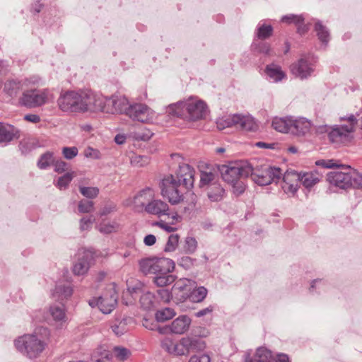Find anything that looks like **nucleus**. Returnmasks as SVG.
I'll return each mask as SVG.
<instances>
[{
    "label": "nucleus",
    "instance_id": "60",
    "mask_svg": "<svg viewBox=\"0 0 362 362\" xmlns=\"http://www.w3.org/2000/svg\"><path fill=\"white\" fill-rule=\"evenodd\" d=\"M54 170L59 173H63L68 170L69 165L63 160H57L54 162Z\"/></svg>",
    "mask_w": 362,
    "mask_h": 362
},
{
    "label": "nucleus",
    "instance_id": "33",
    "mask_svg": "<svg viewBox=\"0 0 362 362\" xmlns=\"http://www.w3.org/2000/svg\"><path fill=\"white\" fill-rule=\"evenodd\" d=\"M272 358L270 351L264 347L257 349L254 359L247 360L246 362H270Z\"/></svg>",
    "mask_w": 362,
    "mask_h": 362
},
{
    "label": "nucleus",
    "instance_id": "50",
    "mask_svg": "<svg viewBox=\"0 0 362 362\" xmlns=\"http://www.w3.org/2000/svg\"><path fill=\"white\" fill-rule=\"evenodd\" d=\"M79 190L84 197L88 199L95 198L99 193L98 187H80Z\"/></svg>",
    "mask_w": 362,
    "mask_h": 362
},
{
    "label": "nucleus",
    "instance_id": "64",
    "mask_svg": "<svg viewBox=\"0 0 362 362\" xmlns=\"http://www.w3.org/2000/svg\"><path fill=\"white\" fill-rule=\"evenodd\" d=\"M179 264L185 269H189L193 264V260L189 257H183L180 259Z\"/></svg>",
    "mask_w": 362,
    "mask_h": 362
},
{
    "label": "nucleus",
    "instance_id": "12",
    "mask_svg": "<svg viewBox=\"0 0 362 362\" xmlns=\"http://www.w3.org/2000/svg\"><path fill=\"white\" fill-rule=\"evenodd\" d=\"M117 303V293L114 285L107 287V292L98 300L93 299L89 301L91 307L98 306L104 315L110 314L115 308Z\"/></svg>",
    "mask_w": 362,
    "mask_h": 362
},
{
    "label": "nucleus",
    "instance_id": "58",
    "mask_svg": "<svg viewBox=\"0 0 362 362\" xmlns=\"http://www.w3.org/2000/svg\"><path fill=\"white\" fill-rule=\"evenodd\" d=\"M177 315V313L173 308H165L160 310H158L156 317H175Z\"/></svg>",
    "mask_w": 362,
    "mask_h": 362
},
{
    "label": "nucleus",
    "instance_id": "15",
    "mask_svg": "<svg viewBox=\"0 0 362 362\" xmlns=\"http://www.w3.org/2000/svg\"><path fill=\"white\" fill-rule=\"evenodd\" d=\"M154 197V191L151 188L147 187L141 190L133 199L127 200L125 204L132 206L136 211H146V206L151 203Z\"/></svg>",
    "mask_w": 362,
    "mask_h": 362
},
{
    "label": "nucleus",
    "instance_id": "16",
    "mask_svg": "<svg viewBox=\"0 0 362 362\" xmlns=\"http://www.w3.org/2000/svg\"><path fill=\"white\" fill-rule=\"evenodd\" d=\"M290 69L293 75L300 79L307 78L314 71L313 64L307 57L300 58L297 62L292 64Z\"/></svg>",
    "mask_w": 362,
    "mask_h": 362
},
{
    "label": "nucleus",
    "instance_id": "5",
    "mask_svg": "<svg viewBox=\"0 0 362 362\" xmlns=\"http://www.w3.org/2000/svg\"><path fill=\"white\" fill-rule=\"evenodd\" d=\"M206 110V105L201 100H189L170 105L168 108L170 115L185 119H202Z\"/></svg>",
    "mask_w": 362,
    "mask_h": 362
},
{
    "label": "nucleus",
    "instance_id": "18",
    "mask_svg": "<svg viewBox=\"0 0 362 362\" xmlns=\"http://www.w3.org/2000/svg\"><path fill=\"white\" fill-rule=\"evenodd\" d=\"M170 318H142V326L149 330H157L160 334H168L169 327L165 322Z\"/></svg>",
    "mask_w": 362,
    "mask_h": 362
},
{
    "label": "nucleus",
    "instance_id": "36",
    "mask_svg": "<svg viewBox=\"0 0 362 362\" xmlns=\"http://www.w3.org/2000/svg\"><path fill=\"white\" fill-rule=\"evenodd\" d=\"M130 163L135 168H141L150 163V158L146 155L132 153L130 157Z\"/></svg>",
    "mask_w": 362,
    "mask_h": 362
},
{
    "label": "nucleus",
    "instance_id": "43",
    "mask_svg": "<svg viewBox=\"0 0 362 362\" xmlns=\"http://www.w3.org/2000/svg\"><path fill=\"white\" fill-rule=\"evenodd\" d=\"M189 293L192 301L200 302L205 298L207 290L204 287L201 286L197 289L193 288Z\"/></svg>",
    "mask_w": 362,
    "mask_h": 362
},
{
    "label": "nucleus",
    "instance_id": "49",
    "mask_svg": "<svg viewBox=\"0 0 362 362\" xmlns=\"http://www.w3.org/2000/svg\"><path fill=\"white\" fill-rule=\"evenodd\" d=\"M180 356H187L191 351L189 337H182L179 340Z\"/></svg>",
    "mask_w": 362,
    "mask_h": 362
},
{
    "label": "nucleus",
    "instance_id": "23",
    "mask_svg": "<svg viewBox=\"0 0 362 362\" xmlns=\"http://www.w3.org/2000/svg\"><path fill=\"white\" fill-rule=\"evenodd\" d=\"M72 293L73 288L69 283L59 281L56 284L52 296L56 300H63L71 297Z\"/></svg>",
    "mask_w": 362,
    "mask_h": 362
},
{
    "label": "nucleus",
    "instance_id": "7",
    "mask_svg": "<svg viewBox=\"0 0 362 362\" xmlns=\"http://www.w3.org/2000/svg\"><path fill=\"white\" fill-rule=\"evenodd\" d=\"M216 126L219 130L230 127H235L246 132H255L257 129V124L253 117L240 114L219 118L216 122Z\"/></svg>",
    "mask_w": 362,
    "mask_h": 362
},
{
    "label": "nucleus",
    "instance_id": "44",
    "mask_svg": "<svg viewBox=\"0 0 362 362\" xmlns=\"http://www.w3.org/2000/svg\"><path fill=\"white\" fill-rule=\"evenodd\" d=\"M112 351L115 356L121 361L127 360L132 354L130 350L123 346H115Z\"/></svg>",
    "mask_w": 362,
    "mask_h": 362
},
{
    "label": "nucleus",
    "instance_id": "41",
    "mask_svg": "<svg viewBox=\"0 0 362 362\" xmlns=\"http://www.w3.org/2000/svg\"><path fill=\"white\" fill-rule=\"evenodd\" d=\"M4 90L9 96L16 97L20 92V84L14 81H7L4 85Z\"/></svg>",
    "mask_w": 362,
    "mask_h": 362
},
{
    "label": "nucleus",
    "instance_id": "53",
    "mask_svg": "<svg viewBox=\"0 0 362 362\" xmlns=\"http://www.w3.org/2000/svg\"><path fill=\"white\" fill-rule=\"evenodd\" d=\"M80 213H89L93 210V202L92 201L81 200L78 205Z\"/></svg>",
    "mask_w": 362,
    "mask_h": 362
},
{
    "label": "nucleus",
    "instance_id": "32",
    "mask_svg": "<svg viewBox=\"0 0 362 362\" xmlns=\"http://www.w3.org/2000/svg\"><path fill=\"white\" fill-rule=\"evenodd\" d=\"M281 21L286 23L293 22L294 23L298 25V32L300 34H303L308 30V28L305 25H303V18L301 16H296L293 14L284 16L282 17Z\"/></svg>",
    "mask_w": 362,
    "mask_h": 362
},
{
    "label": "nucleus",
    "instance_id": "40",
    "mask_svg": "<svg viewBox=\"0 0 362 362\" xmlns=\"http://www.w3.org/2000/svg\"><path fill=\"white\" fill-rule=\"evenodd\" d=\"M54 159L53 153L52 152L47 151L40 156L37 162V166L40 169H46L51 164H54Z\"/></svg>",
    "mask_w": 362,
    "mask_h": 362
},
{
    "label": "nucleus",
    "instance_id": "56",
    "mask_svg": "<svg viewBox=\"0 0 362 362\" xmlns=\"http://www.w3.org/2000/svg\"><path fill=\"white\" fill-rule=\"evenodd\" d=\"M174 340L170 337H165L160 341V347L168 354H172Z\"/></svg>",
    "mask_w": 362,
    "mask_h": 362
},
{
    "label": "nucleus",
    "instance_id": "9",
    "mask_svg": "<svg viewBox=\"0 0 362 362\" xmlns=\"http://www.w3.org/2000/svg\"><path fill=\"white\" fill-rule=\"evenodd\" d=\"M100 98L91 91H75V113L95 112L100 108Z\"/></svg>",
    "mask_w": 362,
    "mask_h": 362
},
{
    "label": "nucleus",
    "instance_id": "34",
    "mask_svg": "<svg viewBox=\"0 0 362 362\" xmlns=\"http://www.w3.org/2000/svg\"><path fill=\"white\" fill-rule=\"evenodd\" d=\"M111 103H115L114 107L116 109V113H125L127 115V111L129 105L128 100L124 97L121 96H113V101H110Z\"/></svg>",
    "mask_w": 362,
    "mask_h": 362
},
{
    "label": "nucleus",
    "instance_id": "28",
    "mask_svg": "<svg viewBox=\"0 0 362 362\" xmlns=\"http://www.w3.org/2000/svg\"><path fill=\"white\" fill-rule=\"evenodd\" d=\"M321 178L322 175L316 171L300 174V182L307 189L311 188L319 182Z\"/></svg>",
    "mask_w": 362,
    "mask_h": 362
},
{
    "label": "nucleus",
    "instance_id": "31",
    "mask_svg": "<svg viewBox=\"0 0 362 362\" xmlns=\"http://www.w3.org/2000/svg\"><path fill=\"white\" fill-rule=\"evenodd\" d=\"M153 136V133L146 128L139 129L132 131L128 134V137L134 141H146Z\"/></svg>",
    "mask_w": 362,
    "mask_h": 362
},
{
    "label": "nucleus",
    "instance_id": "11",
    "mask_svg": "<svg viewBox=\"0 0 362 362\" xmlns=\"http://www.w3.org/2000/svg\"><path fill=\"white\" fill-rule=\"evenodd\" d=\"M252 180L259 185H267L272 182H278L281 176V169L269 165L262 166L260 169L252 168Z\"/></svg>",
    "mask_w": 362,
    "mask_h": 362
},
{
    "label": "nucleus",
    "instance_id": "14",
    "mask_svg": "<svg viewBox=\"0 0 362 362\" xmlns=\"http://www.w3.org/2000/svg\"><path fill=\"white\" fill-rule=\"evenodd\" d=\"M146 212L158 216H167L168 219H171V225L179 222L181 217L177 213H170L168 204L161 199L153 198L151 203L146 206Z\"/></svg>",
    "mask_w": 362,
    "mask_h": 362
},
{
    "label": "nucleus",
    "instance_id": "54",
    "mask_svg": "<svg viewBox=\"0 0 362 362\" xmlns=\"http://www.w3.org/2000/svg\"><path fill=\"white\" fill-rule=\"evenodd\" d=\"M62 152L66 159L71 160L78 155V150L76 146L64 147Z\"/></svg>",
    "mask_w": 362,
    "mask_h": 362
},
{
    "label": "nucleus",
    "instance_id": "20",
    "mask_svg": "<svg viewBox=\"0 0 362 362\" xmlns=\"http://www.w3.org/2000/svg\"><path fill=\"white\" fill-rule=\"evenodd\" d=\"M136 324L134 318H115L111 328L116 335L119 336L134 327Z\"/></svg>",
    "mask_w": 362,
    "mask_h": 362
},
{
    "label": "nucleus",
    "instance_id": "55",
    "mask_svg": "<svg viewBox=\"0 0 362 362\" xmlns=\"http://www.w3.org/2000/svg\"><path fill=\"white\" fill-rule=\"evenodd\" d=\"M85 157L92 159H100L102 157L101 153L99 150L93 148L90 146L87 147L83 153Z\"/></svg>",
    "mask_w": 362,
    "mask_h": 362
},
{
    "label": "nucleus",
    "instance_id": "62",
    "mask_svg": "<svg viewBox=\"0 0 362 362\" xmlns=\"http://www.w3.org/2000/svg\"><path fill=\"white\" fill-rule=\"evenodd\" d=\"M170 224H171L170 221L169 222V223H168L163 221H158L155 223L156 226H158V227L165 230L167 232L170 233L175 231L176 230V228L170 226Z\"/></svg>",
    "mask_w": 362,
    "mask_h": 362
},
{
    "label": "nucleus",
    "instance_id": "21",
    "mask_svg": "<svg viewBox=\"0 0 362 362\" xmlns=\"http://www.w3.org/2000/svg\"><path fill=\"white\" fill-rule=\"evenodd\" d=\"M20 137V131L12 125L0 122V144H8Z\"/></svg>",
    "mask_w": 362,
    "mask_h": 362
},
{
    "label": "nucleus",
    "instance_id": "39",
    "mask_svg": "<svg viewBox=\"0 0 362 362\" xmlns=\"http://www.w3.org/2000/svg\"><path fill=\"white\" fill-rule=\"evenodd\" d=\"M118 228L119 224L115 221L108 222L104 221L98 226L99 231L105 234H109L115 232L118 229Z\"/></svg>",
    "mask_w": 362,
    "mask_h": 362
},
{
    "label": "nucleus",
    "instance_id": "42",
    "mask_svg": "<svg viewBox=\"0 0 362 362\" xmlns=\"http://www.w3.org/2000/svg\"><path fill=\"white\" fill-rule=\"evenodd\" d=\"M154 295L147 291L144 293L140 298V304L143 309L150 310L153 307Z\"/></svg>",
    "mask_w": 362,
    "mask_h": 362
},
{
    "label": "nucleus",
    "instance_id": "29",
    "mask_svg": "<svg viewBox=\"0 0 362 362\" xmlns=\"http://www.w3.org/2000/svg\"><path fill=\"white\" fill-rule=\"evenodd\" d=\"M95 98H100L101 103H100V108L95 112H103L106 113L115 114L116 109L114 107L115 103L110 102L113 101V96L107 98L95 94Z\"/></svg>",
    "mask_w": 362,
    "mask_h": 362
},
{
    "label": "nucleus",
    "instance_id": "8",
    "mask_svg": "<svg viewBox=\"0 0 362 362\" xmlns=\"http://www.w3.org/2000/svg\"><path fill=\"white\" fill-rule=\"evenodd\" d=\"M252 171V167L247 162L231 163L220 168L223 180L230 184L239 179L247 177Z\"/></svg>",
    "mask_w": 362,
    "mask_h": 362
},
{
    "label": "nucleus",
    "instance_id": "27",
    "mask_svg": "<svg viewBox=\"0 0 362 362\" xmlns=\"http://www.w3.org/2000/svg\"><path fill=\"white\" fill-rule=\"evenodd\" d=\"M265 73L273 82H279L286 77V74L281 67L274 64L267 66Z\"/></svg>",
    "mask_w": 362,
    "mask_h": 362
},
{
    "label": "nucleus",
    "instance_id": "13",
    "mask_svg": "<svg viewBox=\"0 0 362 362\" xmlns=\"http://www.w3.org/2000/svg\"><path fill=\"white\" fill-rule=\"evenodd\" d=\"M127 115L132 119L142 123H153L157 117L153 110L141 103L130 105L127 111Z\"/></svg>",
    "mask_w": 362,
    "mask_h": 362
},
{
    "label": "nucleus",
    "instance_id": "51",
    "mask_svg": "<svg viewBox=\"0 0 362 362\" xmlns=\"http://www.w3.org/2000/svg\"><path fill=\"white\" fill-rule=\"evenodd\" d=\"M49 314L52 317H64L65 308L62 303L54 304L49 307Z\"/></svg>",
    "mask_w": 362,
    "mask_h": 362
},
{
    "label": "nucleus",
    "instance_id": "47",
    "mask_svg": "<svg viewBox=\"0 0 362 362\" xmlns=\"http://www.w3.org/2000/svg\"><path fill=\"white\" fill-rule=\"evenodd\" d=\"M74 177V173H66L58 179L57 186L60 189H66Z\"/></svg>",
    "mask_w": 362,
    "mask_h": 362
},
{
    "label": "nucleus",
    "instance_id": "37",
    "mask_svg": "<svg viewBox=\"0 0 362 362\" xmlns=\"http://www.w3.org/2000/svg\"><path fill=\"white\" fill-rule=\"evenodd\" d=\"M224 193L223 188L218 183L210 187L208 192V197L212 202H218L221 199Z\"/></svg>",
    "mask_w": 362,
    "mask_h": 362
},
{
    "label": "nucleus",
    "instance_id": "19",
    "mask_svg": "<svg viewBox=\"0 0 362 362\" xmlns=\"http://www.w3.org/2000/svg\"><path fill=\"white\" fill-rule=\"evenodd\" d=\"M57 105L64 112L75 113V91L62 93L57 100Z\"/></svg>",
    "mask_w": 362,
    "mask_h": 362
},
{
    "label": "nucleus",
    "instance_id": "25",
    "mask_svg": "<svg viewBox=\"0 0 362 362\" xmlns=\"http://www.w3.org/2000/svg\"><path fill=\"white\" fill-rule=\"evenodd\" d=\"M292 124V117H276L273 119L272 127L273 128L281 133H291V127Z\"/></svg>",
    "mask_w": 362,
    "mask_h": 362
},
{
    "label": "nucleus",
    "instance_id": "57",
    "mask_svg": "<svg viewBox=\"0 0 362 362\" xmlns=\"http://www.w3.org/2000/svg\"><path fill=\"white\" fill-rule=\"evenodd\" d=\"M230 185L233 187V193L238 196L243 194L245 190V185L242 179H239L234 182H231Z\"/></svg>",
    "mask_w": 362,
    "mask_h": 362
},
{
    "label": "nucleus",
    "instance_id": "38",
    "mask_svg": "<svg viewBox=\"0 0 362 362\" xmlns=\"http://www.w3.org/2000/svg\"><path fill=\"white\" fill-rule=\"evenodd\" d=\"M315 30L317 33L319 40L325 44H327L329 40V33L325 26L321 22L317 21L315 23Z\"/></svg>",
    "mask_w": 362,
    "mask_h": 362
},
{
    "label": "nucleus",
    "instance_id": "46",
    "mask_svg": "<svg viewBox=\"0 0 362 362\" xmlns=\"http://www.w3.org/2000/svg\"><path fill=\"white\" fill-rule=\"evenodd\" d=\"M189 342L190 349L192 351H201L204 350L206 347V342L204 340L197 337H189Z\"/></svg>",
    "mask_w": 362,
    "mask_h": 362
},
{
    "label": "nucleus",
    "instance_id": "61",
    "mask_svg": "<svg viewBox=\"0 0 362 362\" xmlns=\"http://www.w3.org/2000/svg\"><path fill=\"white\" fill-rule=\"evenodd\" d=\"M188 362H211V358L207 354L201 356L193 355L190 357Z\"/></svg>",
    "mask_w": 362,
    "mask_h": 362
},
{
    "label": "nucleus",
    "instance_id": "35",
    "mask_svg": "<svg viewBox=\"0 0 362 362\" xmlns=\"http://www.w3.org/2000/svg\"><path fill=\"white\" fill-rule=\"evenodd\" d=\"M218 179L216 174L211 172H201L200 174V187L209 186L213 187L215 183H218Z\"/></svg>",
    "mask_w": 362,
    "mask_h": 362
},
{
    "label": "nucleus",
    "instance_id": "45",
    "mask_svg": "<svg viewBox=\"0 0 362 362\" xmlns=\"http://www.w3.org/2000/svg\"><path fill=\"white\" fill-rule=\"evenodd\" d=\"M184 250L187 254L194 253L197 248V242L193 237L188 236L185 240Z\"/></svg>",
    "mask_w": 362,
    "mask_h": 362
},
{
    "label": "nucleus",
    "instance_id": "30",
    "mask_svg": "<svg viewBox=\"0 0 362 362\" xmlns=\"http://www.w3.org/2000/svg\"><path fill=\"white\" fill-rule=\"evenodd\" d=\"M197 284L194 281L189 279H180L175 282L173 286L174 290L185 291V295H188L193 288H195Z\"/></svg>",
    "mask_w": 362,
    "mask_h": 362
},
{
    "label": "nucleus",
    "instance_id": "6",
    "mask_svg": "<svg viewBox=\"0 0 362 362\" xmlns=\"http://www.w3.org/2000/svg\"><path fill=\"white\" fill-rule=\"evenodd\" d=\"M341 124H335L330 127L328 136L331 142L337 144H345L350 142L353 138L357 120L354 115L341 117Z\"/></svg>",
    "mask_w": 362,
    "mask_h": 362
},
{
    "label": "nucleus",
    "instance_id": "10",
    "mask_svg": "<svg viewBox=\"0 0 362 362\" xmlns=\"http://www.w3.org/2000/svg\"><path fill=\"white\" fill-rule=\"evenodd\" d=\"M52 98L51 93L47 89H33L23 92L19 103L25 107L35 108L47 103Z\"/></svg>",
    "mask_w": 362,
    "mask_h": 362
},
{
    "label": "nucleus",
    "instance_id": "24",
    "mask_svg": "<svg viewBox=\"0 0 362 362\" xmlns=\"http://www.w3.org/2000/svg\"><path fill=\"white\" fill-rule=\"evenodd\" d=\"M190 324V318H175L170 325H168L169 327L168 333L182 334L188 329Z\"/></svg>",
    "mask_w": 362,
    "mask_h": 362
},
{
    "label": "nucleus",
    "instance_id": "48",
    "mask_svg": "<svg viewBox=\"0 0 362 362\" xmlns=\"http://www.w3.org/2000/svg\"><path fill=\"white\" fill-rule=\"evenodd\" d=\"M179 235L177 234H171L168 237V240L165 246L164 251L165 252H173L175 250L178 242H179Z\"/></svg>",
    "mask_w": 362,
    "mask_h": 362
},
{
    "label": "nucleus",
    "instance_id": "4",
    "mask_svg": "<svg viewBox=\"0 0 362 362\" xmlns=\"http://www.w3.org/2000/svg\"><path fill=\"white\" fill-rule=\"evenodd\" d=\"M49 331L46 327H38L32 334H26L14 341L16 349L23 355L33 359L37 358L48 344Z\"/></svg>",
    "mask_w": 362,
    "mask_h": 362
},
{
    "label": "nucleus",
    "instance_id": "1",
    "mask_svg": "<svg viewBox=\"0 0 362 362\" xmlns=\"http://www.w3.org/2000/svg\"><path fill=\"white\" fill-rule=\"evenodd\" d=\"M194 170L188 164L179 165L176 176L169 175L165 177L160 183L161 194L167 197L172 204H177L183 200L185 189H189L194 185Z\"/></svg>",
    "mask_w": 362,
    "mask_h": 362
},
{
    "label": "nucleus",
    "instance_id": "2",
    "mask_svg": "<svg viewBox=\"0 0 362 362\" xmlns=\"http://www.w3.org/2000/svg\"><path fill=\"white\" fill-rule=\"evenodd\" d=\"M139 271L144 275L153 274V283L159 287L173 284L175 276L170 274L175 269V262L168 258L146 257L139 262Z\"/></svg>",
    "mask_w": 362,
    "mask_h": 362
},
{
    "label": "nucleus",
    "instance_id": "17",
    "mask_svg": "<svg viewBox=\"0 0 362 362\" xmlns=\"http://www.w3.org/2000/svg\"><path fill=\"white\" fill-rule=\"evenodd\" d=\"M300 182V174L293 170H288L284 174L281 187L285 193L294 195L298 189Z\"/></svg>",
    "mask_w": 362,
    "mask_h": 362
},
{
    "label": "nucleus",
    "instance_id": "63",
    "mask_svg": "<svg viewBox=\"0 0 362 362\" xmlns=\"http://www.w3.org/2000/svg\"><path fill=\"white\" fill-rule=\"evenodd\" d=\"M93 221L90 218H83L80 220V229L81 230H88L91 228Z\"/></svg>",
    "mask_w": 362,
    "mask_h": 362
},
{
    "label": "nucleus",
    "instance_id": "26",
    "mask_svg": "<svg viewBox=\"0 0 362 362\" xmlns=\"http://www.w3.org/2000/svg\"><path fill=\"white\" fill-rule=\"evenodd\" d=\"M90 255L86 253L81 258L75 263L73 267V272L76 275L85 274L90 267Z\"/></svg>",
    "mask_w": 362,
    "mask_h": 362
},
{
    "label": "nucleus",
    "instance_id": "3",
    "mask_svg": "<svg viewBox=\"0 0 362 362\" xmlns=\"http://www.w3.org/2000/svg\"><path fill=\"white\" fill-rule=\"evenodd\" d=\"M315 164L324 168L341 167L343 170H334L327 175V180L331 185L342 189L362 187V175L350 166L339 165L334 160H319Z\"/></svg>",
    "mask_w": 362,
    "mask_h": 362
},
{
    "label": "nucleus",
    "instance_id": "59",
    "mask_svg": "<svg viewBox=\"0 0 362 362\" xmlns=\"http://www.w3.org/2000/svg\"><path fill=\"white\" fill-rule=\"evenodd\" d=\"M157 293L163 302H169L172 298L171 292L165 288L158 290Z\"/></svg>",
    "mask_w": 362,
    "mask_h": 362
},
{
    "label": "nucleus",
    "instance_id": "52",
    "mask_svg": "<svg viewBox=\"0 0 362 362\" xmlns=\"http://www.w3.org/2000/svg\"><path fill=\"white\" fill-rule=\"evenodd\" d=\"M272 31L271 25H262L258 28L257 35L259 39H266L272 35Z\"/></svg>",
    "mask_w": 362,
    "mask_h": 362
},
{
    "label": "nucleus",
    "instance_id": "22",
    "mask_svg": "<svg viewBox=\"0 0 362 362\" xmlns=\"http://www.w3.org/2000/svg\"><path fill=\"white\" fill-rule=\"evenodd\" d=\"M311 128V122L304 118L299 117L293 119L291 127V133L297 136H303L308 133Z\"/></svg>",
    "mask_w": 362,
    "mask_h": 362
}]
</instances>
